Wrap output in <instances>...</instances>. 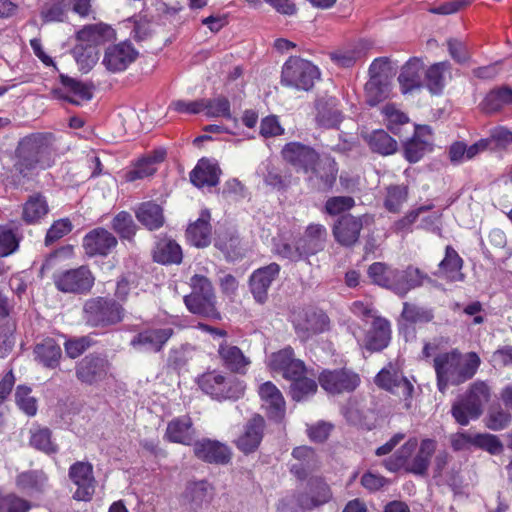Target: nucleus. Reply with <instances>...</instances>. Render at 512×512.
Here are the masks:
<instances>
[{
    "label": "nucleus",
    "mask_w": 512,
    "mask_h": 512,
    "mask_svg": "<svg viewBox=\"0 0 512 512\" xmlns=\"http://www.w3.org/2000/svg\"><path fill=\"white\" fill-rule=\"evenodd\" d=\"M165 439L172 443L191 445L194 439L193 423L189 416L171 420L166 428Z\"/></svg>",
    "instance_id": "obj_26"
},
{
    "label": "nucleus",
    "mask_w": 512,
    "mask_h": 512,
    "mask_svg": "<svg viewBox=\"0 0 512 512\" xmlns=\"http://www.w3.org/2000/svg\"><path fill=\"white\" fill-rule=\"evenodd\" d=\"M258 392L269 418L280 421L285 414V401L280 390L268 381L260 385Z\"/></svg>",
    "instance_id": "obj_21"
},
{
    "label": "nucleus",
    "mask_w": 512,
    "mask_h": 512,
    "mask_svg": "<svg viewBox=\"0 0 512 512\" xmlns=\"http://www.w3.org/2000/svg\"><path fill=\"white\" fill-rule=\"evenodd\" d=\"M482 409L478 407L475 402L470 401L467 397L463 396L457 400L451 409L452 416L456 422L462 426L467 425L470 420H475L482 414Z\"/></svg>",
    "instance_id": "obj_35"
},
{
    "label": "nucleus",
    "mask_w": 512,
    "mask_h": 512,
    "mask_svg": "<svg viewBox=\"0 0 512 512\" xmlns=\"http://www.w3.org/2000/svg\"><path fill=\"white\" fill-rule=\"evenodd\" d=\"M389 83L382 80H368L365 84V92L367 102L371 105H377L379 102L386 99L389 95Z\"/></svg>",
    "instance_id": "obj_49"
},
{
    "label": "nucleus",
    "mask_w": 512,
    "mask_h": 512,
    "mask_svg": "<svg viewBox=\"0 0 512 512\" xmlns=\"http://www.w3.org/2000/svg\"><path fill=\"white\" fill-rule=\"evenodd\" d=\"M203 111H206L208 117H224L231 119L230 102L225 97L214 99H203Z\"/></svg>",
    "instance_id": "obj_51"
},
{
    "label": "nucleus",
    "mask_w": 512,
    "mask_h": 512,
    "mask_svg": "<svg viewBox=\"0 0 512 512\" xmlns=\"http://www.w3.org/2000/svg\"><path fill=\"white\" fill-rule=\"evenodd\" d=\"M354 206V199L348 196L332 197L327 200L325 209L328 214L337 216Z\"/></svg>",
    "instance_id": "obj_63"
},
{
    "label": "nucleus",
    "mask_w": 512,
    "mask_h": 512,
    "mask_svg": "<svg viewBox=\"0 0 512 512\" xmlns=\"http://www.w3.org/2000/svg\"><path fill=\"white\" fill-rule=\"evenodd\" d=\"M32 389L26 385H19L15 391V403L27 416L32 417L37 413V400L31 395Z\"/></svg>",
    "instance_id": "obj_47"
},
{
    "label": "nucleus",
    "mask_w": 512,
    "mask_h": 512,
    "mask_svg": "<svg viewBox=\"0 0 512 512\" xmlns=\"http://www.w3.org/2000/svg\"><path fill=\"white\" fill-rule=\"evenodd\" d=\"M463 260L451 246H446L445 257L439 263L437 275L450 282L463 281L464 274L461 272Z\"/></svg>",
    "instance_id": "obj_30"
},
{
    "label": "nucleus",
    "mask_w": 512,
    "mask_h": 512,
    "mask_svg": "<svg viewBox=\"0 0 512 512\" xmlns=\"http://www.w3.org/2000/svg\"><path fill=\"white\" fill-rule=\"evenodd\" d=\"M450 70L447 61L435 63L426 71V85L433 94H439L445 85L446 73Z\"/></svg>",
    "instance_id": "obj_38"
},
{
    "label": "nucleus",
    "mask_w": 512,
    "mask_h": 512,
    "mask_svg": "<svg viewBox=\"0 0 512 512\" xmlns=\"http://www.w3.org/2000/svg\"><path fill=\"white\" fill-rule=\"evenodd\" d=\"M63 84L68 88L71 93L70 96L66 95L64 99L68 100L72 104L79 105L83 101H88L92 98L91 88L75 79L65 78Z\"/></svg>",
    "instance_id": "obj_46"
},
{
    "label": "nucleus",
    "mask_w": 512,
    "mask_h": 512,
    "mask_svg": "<svg viewBox=\"0 0 512 512\" xmlns=\"http://www.w3.org/2000/svg\"><path fill=\"white\" fill-rule=\"evenodd\" d=\"M481 364L475 352L462 354L457 349L437 354L433 359L437 388L445 393L450 385L458 386L473 378Z\"/></svg>",
    "instance_id": "obj_2"
},
{
    "label": "nucleus",
    "mask_w": 512,
    "mask_h": 512,
    "mask_svg": "<svg viewBox=\"0 0 512 512\" xmlns=\"http://www.w3.org/2000/svg\"><path fill=\"white\" fill-rule=\"evenodd\" d=\"M16 486L30 496L41 494L48 488V476L43 470L24 471L17 475Z\"/></svg>",
    "instance_id": "obj_27"
},
{
    "label": "nucleus",
    "mask_w": 512,
    "mask_h": 512,
    "mask_svg": "<svg viewBox=\"0 0 512 512\" xmlns=\"http://www.w3.org/2000/svg\"><path fill=\"white\" fill-rule=\"evenodd\" d=\"M375 384L402 398L407 409L411 407L414 386L396 365L389 363L383 367L375 377Z\"/></svg>",
    "instance_id": "obj_10"
},
{
    "label": "nucleus",
    "mask_w": 512,
    "mask_h": 512,
    "mask_svg": "<svg viewBox=\"0 0 512 512\" xmlns=\"http://www.w3.org/2000/svg\"><path fill=\"white\" fill-rule=\"evenodd\" d=\"M171 327L147 328L136 334L130 342L135 349L146 352H160L168 340L173 336Z\"/></svg>",
    "instance_id": "obj_17"
},
{
    "label": "nucleus",
    "mask_w": 512,
    "mask_h": 512,
    "mask_svg": "<svg viewBox=\"0 0 512 512\" xmlns=\"http://www.w3.org/2000/svg\"><path fill=\"white\" fill-rule=\"evenodd\" d=\"M30 445L47 455L58 452V445L52 440V432L47 427H38L31 430Z\"/></svg>",
    "instance_id": "obj_39"
},
{
    "label": "nucleus",
    "mask_w": 512,
    "mask_h": 512,
    "mask_svg": "<svg viewBox=\"0 0 512 512\" xmlns=\"http://www.w3.org/2000/svg\"><path fill=\"white\" fill-rule=\"evenodd\" d=\"M336 241L343 246L353 245L359 238V226H333Z\"/></svg>",
    "instance_id": "obj_60"
},
{
    "label": "nucleus",
    "mask_w": 512,
    "mask_h": 512,
    "mask_svg": "<svg viewBox=\"0 0 512 512\" xmlns=\"http://www.w3.org/2000/svg\"><path fill=\"white\" fill-rule=\"evenodd\" d=\"M68 476L77 487L73 499L88 502L92 499L96 489V479L93 466L89 462L77 461L69 467Z\"/></svg>",
    "instance_id": "obj_13"
},
{
    "label": "nucleus",
    "mask_w": 512,
    "mask_h": 512,
    "mask_svg": "<svg viewBox=\"0 0 512 512\" xmlns=\"http://www.w3.org/2000/svg\"><path fill=\"white\" fill-rule=\"evenodd\" d=\"M221 171L217 163L201 159L190 174V180L196 187L216 186Z\"/></svg>",
    "instance_id": "obj_29"
},
{
    "label": "nucleus",
    "mask_w": 512,
    "mask_h": 512,
    "mask_svg": "<svg viewBox=\"0 0 512 512\" xmlns=\"http://www.w3.org/2000/svg\"><path fill=\"white\" fill-rule=\"evenodd\" d=\"M291 321L295 333L301 341H307L314 335L324 333L330 328L328 316L323 311L312 308L294 311Z\"/></svg>",
    "instance_id": "obj_9"
},
{
    "label": "nucleus",
    "mask_w": 512,
    "mask_h": 512,
    "mask_svg": "<svg viewBox=\"0 0 512 512\" xmlns=\"http://www.w3.org/2000/svg\"><path fill=\"white\" fill-rule=\"evenodd\" d=\"M474 446L486 450L492 455L500 454L503 451V445L496 435L492 434H473Z\"/></svg>",
    "instance_id": "obj_58"
},
{
    "label": "nucleus",
    "mask_w": 512,
    "mask_h": 512,
    "mask_svg": "<svg viewBox=\"0 0 512 512\" xmlns=\"http://www.w3.org/2000/svg\"><path fill=\"white\" fill-rule=\"evenodd\" d=\"M114 35L113 29L104 23L87 25L77 33L78 44L85 46L97 45L111 39Z\"/></svg>",
    "instance_id": "obj_32"
},
{
    "label": "nucleus",
    "mask_w": 512,
    "mask_h": 512,
    "mask_svg": "<svg viewBox=\"0 0 512 512\" xmlns=\"http://www.w3.org/2000/svg\"><path fill=\"white\" fill-rule=\"evenodd\" d=\"M390 334V323L384 318L376 317L367 335L365 347L372 352L383 350L390 342Z\"/></svg>",
    "instance_id": "obj_31"
},
{
    "label": "nucleus",
    "mask_w": 512,
    "mask_h": 512,
    "mask_svg": "<svg viewBox=\"0 0 512 512\" xmlns=\"http://www.w3.org/2000/svg\"><path fill=\"white\" fill-rule=\"evenodd\" d=\"M425 280L431 282V279L418 268L409 266L405 270L395 269L390 290L404 297L410 290L422 286Z\"/></svg>",
    "instance_id": "obj_20"
},
{
    "label": "nucleus",
    "mask_w": 512,
    "mask_h": 512,
    "mask_svg": "<svg viewBox=\"0 0 512 512\" xmlns=\"http://www.w3.org/2000/svg\"><path fill=\"white\" fill-rule=\"evenodd\" d=\"M281 153L285 161L309 174L308 181L313 187L326 190L335 182L336 163L331 159L319 162L318 154L311 147L299 142H291L283 147Z\"/></svg>",
    "instance_id": "obj_1"
},
{
    "label": "nucleus",
    "mask_w": 512,
    "mask_h": 512,
    "mask_svg": "<svg viewBox=\"0 0 512 512\" xmlns=\"http://www.w3.org/2000/svg\"><path fill=\"white\" fill-rule=\"evenodd\" d=\"M407 190L403 186H393L388 188L385 200L386 208L391 212H396L406 200Z\"/></svg>",
    "instance_id": "obj_64"
},
{
    "label": "nucleus",
    "mask_w": 512,
    "mask_h": 512,
    "mask_svg": "<svg viewBox=\"0 0 512 512\" xmlns=\"http://www.w3.org/2000/svg\"><path fill=\"white\" fill-rule=\"evenodd\" d=\"M511 421V415L503 410L502 408H492L487 416V427L494 431L504 429L509 425Z\"/></svg>",
    "instance_id": "obj_62"
},
{
    "label": "nucleus",
    "mask_w": 512,
    "mask_h": 512,
    "mask_svg": "<svg viewBox=\"0 0 512 512\" xmlns=\"http://www.w3.org/2000/svg\"><path fill=\"white\" fill-rule=\"evenodd\" d=\"M373 47L370 40H359L353 45L331 53V59L339 66L351 67Z\"/></svg>",
    "instance_id": "obj_28"
},
{
    "label": "nucleus",
    "mask_w": 512,
    "mask_h": 512,
    "mask_svg": "<svg viewBox=\"0 0 512 512\" xmlns=\"http://www.w3.org/2000/svg\"><path fill=\"white\" fill-rule=\"evenodd\" d=\"M55 138L51 133H38L25 137L18 146L17 170L27 175L34 169H46L54 162Z\"/></svg>",
    "instance_id": "obj_3"
},
{
    "label": "nucleus",
    "mask_w": 512,
    "mask_h": 512,
    "mask_svg": "<svg viewBox=\"0 0 512 512\" xmlns=\"http://www.w3.org/2000/svg\"><path fill=\"white\" fill-rule=\"evenodd\" d=\"M332 498L329 485L321 478H311L304 491L293 496L296 508L294 512L312 510L328 503Z\"/></svg>",
    "instance_id": "obj_11"
},
{
    "label": "nucleus",
    "mask_w": 512,
    "mask_h": 512,
    "mask_svg": "<svg viewBox=\"0 0 512 512\" xmlns=\"http://www.w3.org/2000/svg\"><path fill=\"white\" fill-rule=\"evenodd\" d=\"M45 22H62L66 18V4L64 0H53L46 4L41 12Z\"/></svg>",
    "instance_id": "obj_57"
},
{
    "label": "nucleus",
    "mask_w": 512,
    "mask_h": 512,
    "mask_svg": "<svg viewBox=\"0 0 512 512\" xmlns=\"http://www.w3.org/2000/svg\"><path fill=\"white\" fill-rule=\"evenodd\" d=\"M193 453L199 460L217 465H226L232 458V451L226 444L208 438L195 441Z\"/></svg>",
    "instance_id": "obj_16"
},
{
    "label": "nucleus",
    "mask_w": 512,
    "mask_h": 512,
    "mask_svg": "<svg viewBox=\"0 0 512 512\" xmlns=\"http://www.w3.org/2000/svg\"><path fill=\"white\" fill-rule=\"evenodd\" d=\"M430 150V139L411 138L404 145V154L409 162L419 161Z\"/></svg>",
    "instance_id": "obj_54"
},
{
    "label": "nucleus",
    "mask_w": 512,
    "mask_h": 512,
    "mask_svg": "<svg viewBox=\"0 0 512 512\" xmlns=\"http://www.w3.org/2000/svg\"><path fill=\"white\" fill-rule=\"evenodd\" d=\"M189 495L194 509H201L210 504L213 498V488L207 481H198L190 485Z\"/></svg>",
    "instance_id": "obj_41"
},
{
    "label": "nucleus",
    "mask_w": 512,
    "mask_h": 512,
    "mask_svg": "<svg viewBox=\"0 0 512 512\" xmlns=\"http://www.w3.org/2000/svg\"><path fill=\"white\" fill-rule=\"evenodd\" d=\"M394 270L384 263L375 262L369 266L368 275L373 283L390 289Z\"/></svg>",
    "instance_id": "obj_52"
},
{
    "label": "nucleus",
    "mask_w": 512,
    "mask_h": 512,
    "mask_svg": "<svg viewBox=\"0 0 512 512\" xmlns=\"http://www.w3.org/2000/svg\"><path fill=\"white\" fill-rule=\"evenodd\" d=\"M94 280V276L86 266L66 270L54 276L56 288L64 293H87L93 287Z\"/></svg>",
    "instance_id": "obj_12"
},
{
    "label": "nucleus",
    "mask_w": 512,
    "mask_h": 512,
    "mask_svg": "<svg viewBox=\"0 0 512 512\" xmlns=\"http://www.w3.org/2000/svg\"><path fill=\"white\" fill-rule=\"evenodd\" d=\"M401 317L412 324H424L433 320L434 312L431 308L404 302Z\"/></svg>",
    "instance_id": "obj_42"
},
{
    "label": "nucleus",
    "mask_w": 512,
    "mask_h": 512,
    "mask_svg": "<svg viewBox=\"0 0 512 512\" xmlns=\"http://www.w3.org/2000/svg\"><path fill=\"white\" fill-rule=\"evenodd\" d=\"M138 54L130 42L123 41L105 49L102 64L111 73L122 72L137 59Z\"/></svg>",
    "instance_id": "obj_15"
},
{
    "label": "nucleus",
    "mask_w": 512,
    "mask_h": 512,
    "mask_svg": "<svg viewBox=\"0 0 512 512\" xmlns=\"http://www.w3.org/2000/svg\"><path fill=\"white\" fill-rule=\"evenodd\" d=\"M318 77L319 70L310 61L291 57L282 68L281 82L287 87L308 91Z\"/></svg>",
    "instance_id": "obj_7"
},
{
    "label": "nucleus",
    "mask_w": 512,
    "mask_h": 512,
    "mask_svg": "<svg viewBox=\"0 0 512 512\" xmlns=\"http://www.w3.org/2000/svg\"><path fill=\"white\" fill-rule=\"evenodd\" d=\"M264 426V419L259 415L250 419L244 426L243 432L234 441L237 449L246 455L255 452L262 441Z\"/></svg>",
    "instance_id": "obj_19"
},
{
    "label": "nucleus",
    "mask_w": 512,
    "mask_h": 512,
    "mask_svg": "<svg viewBox=\"0 0 512 512\" xmlns=\"http://www.w3.org/2000/svg\"><path fill=\"white\" fill-rule=\"evenodd\" d=\"M212 226H187L188 242L198 248L207 247L212 241Z\"/></svg>",
    "instance_id": "obj_50"
},
{
    "label": "nucleus",
    "mask_w": 512,
    "mask_h": 512,
    "mask_svg": "<svg viewBox=\"0 0 512 512\" xmlns=\"http://www.w3.org/2000/svg\"><path fill=\"white\" fill-rule=\"evenodd\" d=\"M199 388L211 398L222 400H236L244 394V384L233 376L220 371H209L197 378Z\"/></svg>",
    "instance_id": "obj_6"
},
{
    "label": "nucleus",
    "mask_w": 512,
    "mask_h": 512,
    "mask_svg": "<svg viewBox=\"0 0 512 512\" xmlns=\"http://www.w3.org/2000/svg\"><path fill=\"white\" fill-rule=\"evenodd\" d=\"M116 244L115 236L102 227L92 230L83 240V247L89 256L107 255Z\"/></svg>",
    "instance_id": "obj_22"
},
{
    "label": "nucleus",
    "mask_w": 512,
    "mask_h": 512,
    "mask_svg": "<svg viewBox=\"0 0 512 512\" xmlns=\"http://www.w3.org/2000/svg\"><path fill=\"white\" fill-rule=\"evenodd\" d=\"M317 121L321 126L332 128L341 121V113L333 98L319 100L317 103Z\"/></svg>",
    "instance_id": "obj_36"
},
{
    "label": "nucleus",
    "mask_w": 512,
    "mask_h": 512,
    "mask_svg": "<svg viewBox=\"0 0 512 512\" xmlns=\"http://www.w3.org/2000/svg\"><path fill=\"white\" fill-rule=\"evenodd\" d=\"M111 368L107 355L92 352L76 362L75 377L81 384L96 386L108 379Z\"/></svg>",
    "instance_id": "obj_8"
},
{
    "label": "nucleus",
    "mask_w": 512,
    "mask_h": 512,
    "mask_svg": "<svg viewBox=\"0 0 512 512\" xmlns=\"http://www.w3.org/2000/svg\"><path fill=\"white\" fill-rule=\"evenodd\" d=\"M153 260L162 265H178L182 262L183 253L180 245L169 237L159 238L152 251Z\"/></svg>",
    "instance_id": "obj_25"
},
{
    "label": "nucleus",
    "mask_w": 512,
    "mask_h": 512,
    "mask_svg": "<svg viewBox=\"0 0 512 512\" xmlns=\"http://www.w3.org/2000/svg\"><path fill=\"white\" fill-rule=\"evenodd\" d=\"M34 360L47 369H56L60 365L62 349L53 338H45L33 349Z\"/></svg>",
    "instance_id": "obj_24"
},
{
    "label": "nucleus",
    "mask_w": 512,
    "mask_h": 512,
    "mask_svg": "<svg viewBox=\"0 0 512 512\" xmlns=\"http://www.w3.org/2000/svg\"><path fill=\"white\" fill-rule=\"evenodd\" d=\"M47 213V202L39 195L30 197L23 208V218L27 222L41 221Z\"/></svg>",
    "instance_id": "obj_45"
},
{
    "label": "nucleus",
    "mask_w": 512,
    "mask_h": 512,
    "mask_svg": "<svg viewBox=\"0 0 512 512\" xmlns=\"http://www.w3.org/2000/svg\"><path fill=\"white\" fill-rule=\"evenodd\" d=\"M417 439H409L392 457L385 460V467L392 472L399 470L404 466L407 458L417 447Z\"/></svg>",
    "instance_id": "obj_48"
},
{
    "label": "nucleus",
    "mask_w": 512,
    "mask_h": 512,
    "mask_svg": "<svg viewBox=\"0 0 512 512\" xmlns=\"http://www.w3.org/2000/svg\"><path fill=\"white\" fill-rule=\"evenodd\" d=\"M435 450L436 442L434 440H422L419 451L409 462L407 470L416 475H425Z\"/></svg>",
    "instance_id": "obj_34"
},
{
    "label": "nucleus",
    "mask_w": 512,
    "mask_h": 512,
    "mask_svg": "<svg viewBox=\"0 0 512 512\" xmlns=\"http://www.w3.org/2000/svg\"><path fill=\"white\" fill-rule=\"evenodd\" d=\"M19 247V239L11 229L0 226V256L6 257L14 253Z\"/></svg>",
    "instance_id": "obj_59"
},
{
    "label": "nucleus",
    "mask_w": 512,
    "mask_h": 512,
    "mask_svg": "<svg viewBox=\"0 0 512 512\" xmlns=\"http://www.w3.org/2000/svg\"><path fill=\"white\" fill-rule=\"evenodd\" d=\"M192 291L184 297L187 309L195 314L210 319H220L216 307L217 300L210 280L202 275H194L190 279Z\"/></svg>",
    "instance_id": "obj_4"
},
{
    "label": "nucleus",
    "mask_w": 512,
    "mask_h": 512,
    "mask_svg": "<svg viewBox=\"0 0 512 512\" xmlns=\"http://www.w3.org/2000/svg\"><path fill=\"white\" fill-rule=\"evenodd\" d=\"M31 503L15 494L0 496V512H28Z\"/></svg>",
    "instance_id": "obj_55"
},
{
    "label": "nucleus",
    "mask_w": 512,
    "mask_h": 512,
    "mask_svg": "<svg viewBox=\"0 0 512 512\" xmlns=\"http://www.w3.org/2000/svg\"><path fill=\"white\" fill-rule=\"evenodd\" d=\"M318 380L321 387L330 394L352 392L360 383L358 374L345 368L324 370Z\"/></svg>",
    "instance_id": "obj_14"
},
{
    "label": "nucleus",
    "mask_w": 512,
    "mask_h": 512,
    "mask_svg": "<svg viewBox=\"0 0 512 512\" xmlns=\"http://www.w3.org/2000/svg\"><path fill=\"white\" fill-rule=\"evenodd\" d=\"M423 64L419 59L409 60L401 69L398 81L403 93L420 88Z\"/></svg>",
    "instance_id": "obj_33"
},
{
    "label": "nucleus",
    "mask_w": 512,
    "mask_h": 512,
    "mask_svg": "<svg viewBox=\"0 0 512 512\" xmlns=\"http://www.w3.org/2000/svg\"><path fill=\"white\" fill-rule=\"evenodd\" d=\"M135 215L142 224H163L165 221L162 207L153 201L141 203L135 209Z\"/></svg>",
    "instance_id": "obj_40"
},
{
    "label": "nucleus",
    "mask_w": 512,
    "mask_h": 512,
    "mask_svg": "<svg viewBox=\"0 0 512 512\" xmlns=\"http://www.w3.org/2000/svg\"><path fill=\"white\" fill-rule=\"evenodd\" d=\"M465 397L475 402L483 410V405L489 401L490 389L485 382L477 381L470 386Z\"/></svg>",
    "instance_id": "obj_61"
},
{
    "label": "nucleus",
    "mask_w": 512,
    "mask_h": 512,
    "mask_svg": "<svg viewBox=\"0 0 512 512\" xmlns=\"http://www.w3.org/2000/svg\"><path fill=\"white\" fill-rule=\"evenodd\" d=\"M73 52L79 69L84 73L89 72L99 59V52L93 45L77 44Z\"/></svg>",
    "instance_id": "obj_44"
},
{
    "label": "nucleus",
    "mask_w": 512,
    "mask_h": 512,
    "mask_svg": "<svg viewBox=\"0 0 512 512\" xmlns=\"http://www.w3.org/2000/svg\"><path fill=\"white\" fill-rule=\"evenodd\" d=\"M510 103H512V89L502 87L490 91L480 106L485 113H494Z\"/></svg>",
    "instance_id": "obj_37"
},
{
    "label": "nucleus",
    "mask_w": 512,
    "mask_h": 512,
    "mask_svg": "<svg viewBox=\"0 0 512 512\" xmlns=\"http://www.w3.org/2000/svg\"><path fill=\"white\" fill-rule=\"evenodd\" d=\"M317 391V383L310 378L302 377L291 382L290 394L293 400L301 401Z\"/></svg>",
    "instance_id": "obj_53"
},
{
    "label": "nucleus",
    "mask_w": 512,
    "mask_h": 512,
    "mask_svg": "<svg viewBox=\"0 0 512 512\" xmlns=\"http://www.w3.org/2000/svg\"><path fill=\"white\" fill-rule=\"evenodd\" d=\"M370 148L381 155H390L396 152L397 142L384 130H376L368 136Z\"/></svg>",
    "instance_id": "obj_43"
},
{
    "label": "nucleus",
    "mask_w": 512,
    "mask_h": 512,
    "mask_svg": "<svg viewBox=\"0 0 512 512\" xmlns=\"http://www.w3.org/2000/svg\"><path fill=\"white\" fill-rule=\"evenodd\" d=\"M125 310L116 300L108 297H95L86 300L83 306V320L93 328H107L120 323Z\"/></svg>",
    "instance_id": "obj_5"
},
{
    "label": "nucleus",
    "mask_w": 512,
    "mask_h": 512,
    "mask_svg": "<svg viewBox=\"0 0 512 512\" xmlns=\"http://www.w3.org/2000/svg\"><path fill=\"white\" fill-rule=\"evenodd\" d=\"M279 272L280 266L277 263H271L253 272L250 277V289L258 303L263 304L267 301L268 289L278 277Z\"/></svg>",
    "instance_id": "obj_18"
},
{
    "label": "nucleus",
    "mask_w": 512,
    "mask_h": 512,
    "mask_svg": "<svg viewBox=\"0 0 512 512\" xmlns=\"http://www.w3.org/2000/svg\"><path fill=\"white\" fill-rule=\"evenodd\" d=\"M217 352L223 366L235 373L244 374L251 363L239 347L226 340L220 342Z\"/></svg>",
    "instance_id": "obj_23"
},
{
    "label": "nucleus",
    "mask_w": 512,
    "mask_h": 512,
    "mask_svg": "<svg viewBox=\"0 0 512 512\" xmlns=\"http://www.w3.org/2000/svg\"><path fill=\"white\" fill-rule=\"evenodd\" d=\"M92 344V339L89 336L71 338L65 341L64 350L69 358L76 359L88 350Z\"/></svg>",
    "instance_id": "obj_56"
}]
</instances>
